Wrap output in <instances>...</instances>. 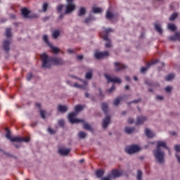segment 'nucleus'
Returning a JSON list of instances; mask_svg holds the SVG:
<instances>
[{"label": "nucleus", "instance_id": "38", "mask_svg": "<svg viewBox=\"0 0 180 180\" xmlns=\"http://www.w3.org/2000/svg\"><path fill=\"white\" fill-rule=\"evenodd\" d=\"M43 40H44V41H45V43H46V44H47L48 46H50V44H50V42L49 41V37H48L47 35H44V36H43Z\"/></svg>", "mask_w": 180, "mask_h": 180}, {"label": "nucleus", "instance_id": "6", "mask_svg": "<svg viewBox=\"0 0 180 180\" xmlns=\"http://www.w3.org/2000/svg\"><path fill=\"white\" fill-rule=\"evenodd\" d=\"M137 151H140V147L137 145H132L127 150L128 154H134Z\"/></svg>", "mask_w": 180, "mask_h": 180}, {"label": "nucleus", "instance_id": "22", "mask_svg": "<svg viewBox=\"0 0 180 180\" xmlns=\"http://www.w3.org/2000/svg\"><path fill=\"white\" fill-rule=\"evenodd\" d=\"M103 174H105V172L103 169L96 171V176L97 178H102V176H103Z\"/></svg>", "mask_w": 180, "mask_h": 180}, {"label": "nucleus", "instance_id": "31", "mask_svg": "<svg viewBox=\"0 0 180 180\" xmlns=\"http://www.w3.org/2000/svg\"><path fill=\"white\" fill-rule=\"evenodd\" d=\"M92 20H95V18L92 17V16H89L88 18H86L84 19V23H91V22H92Z\"/></svg>", "mask_w": 180, "mask_h": 180}, {"label": "nucleus", "instance_id": "19", "mask_svg": "<svg viewBox=\"0 0 180 180\" xmlns=\"http://www.w3.org/2000/svg\"><path fill=\"white\" fill-rule=\"evenodd\" d=\"M145 134L148 137L149 139H153V137L155 136V134L153 133L150 129H146L145 130Z\"/></svg>", "mask_w": 180, "mask_h": 180}, {"label": "nucleus", "instance_id": "64", "mask_svg": "<svg viewBox=\"0 0 180 180\" xmlns=\"http://www.w3.org/2000/svg\"><path fill=\"white\" fill-rule=\"evenodd\" d=\"M74 0H67L68 4H72Z\"/></svg>", "mask_w": 180, "mask_h": 180}, {"label": "nucleus", "instance_id": "45", "mask_svg": "<svg viewBox=\"0 0 180 180\" xmlns=\"http://www.w3.org/2000/svg\"><path fill=\"white\" fill-rule=\"evenodd\" d=\"M103 40H105V41H110V39H109V35H108V34H105L103 35Z\"/></svg>", "mask_w": 180, "mask_h": 180}, {"label": "nucleus", "instance_id": "52", "mask_svg": "<svg viewBox=\"0 0 180 180\" xmlns=\"http://www.w3.org/2000/svg\"><path fill=\"white\" fill-rule=\"evenodd\" d=\"M172 90V87H171V86H166V88H165L166 92H171Z\"/></svg>", "mask_w": 180, "mask_h": 180}, {"label": "nucleus", "instance_id": "16", "mask_svg": "<svg viewBox=\"0 0 180 180\" xmlns=\"http://www.w3.org/2000/svg\"><path fill=\"white\" fill-rule=\"evenodd\" d=\"M111 175L113 178H119V176H122V173L118 169H112Z\"/></svg>", "mask_w": 180, "mask_h": 180}, {"label": "nucleus", "instance_id": "63", "mask_svg": "<svg viewBox=\"0 0 180 180\" xmlns=\"http://www.w3.org/2000/svg\"><path fill=\"white\" fill-rule=\"evenodd\" d=\"M125 79L127 82H130V77L129 76L125 77Z\"/></svg>", "mask_w": 180, "mask_h": 180}, {"label": "nucleus", "instance_id": "43", "mask_svg": "<svg viewBox=\"0 0 180 180\" xmlns=\"http://www.w3.org/2000/svg\"><path fill=\"white\" fill-rule=\"evenodd\" d=\"M115 89H116V87L115 86V84H113L110 89L107 90V92L108 94H111V92H113V91H115Z\"/></svg>", "mask_w": 180, "mask_h": 180}, {"label": "nucleus", "instance_id": "23", "mask_svg": "<svg viewBox=\"0 0 180 180\" xmlns=\"http://www.w3.org/2000/svg\"><path fill=\"white\" fill-rule=\"evenodd\" d=\"M134 130H135L134 127H127L124 129V131L127 134H131V133H133V131H134Z\"/></svg>", "mask_w": 180, "mask_h": 180}, {"label": "nucleus", "instance_id": "18", "mask_svg": "<svg viewBox=\"0 0 180 180\" xmlns=\"http://www.w3.org/2000/svg\"><path fill=\"white\" fill-rule=\"evenodd\" d=\"M58 110L61 113H65L68 110V108L66 105H58Z\"/></svg>", "mask_w": 180, "mask_h": 180}, {"label": "nucleus", "instance_id": "55", "mask_svg": "<svg viewBox=\"0 0 180 180\" xmlns=\"http://www.w3.org/2000/svg\"><path fill=\"white\" fill-rule=\"evenodd\" d=\"M128 123L129 124H133V123H134V120H133L132 118H129L128 120Z\"/></svg>", "mask_w": 180, "mask_h": 180}, {"label": "nucleus", "instance_id": "20", "mask_svg": "<svg viewBox=\"0 0 180 180\" xmlns=\"http://www.w3.org/2000/svg\"><path fill=\"white\" fill-rule=\"evenodd\" d=\"M49 46L50 47V49H51L53 54H58V53H60V49L53 46V44H51L49 45Z\"/></svg>", "mask_w": 180, "mask_h": 180}, {"label": "nucleus", "instance_id": "56", "mask_svg": "<svg viewBox=\"0 0 180 180\" xmlns=\"http://www.w3.org/2000/svg\"><path fill=\"white\" fill-rule=\"evenodd\" d=\"M110 174H109L107 177H104L102 179V180H110Z\"/></svg>", "mask_w": 180, "mask_h": 180}, {"label": "nucleus", "instance_id": "49", "mask_svg": "<svg viewBox=\"0 0 180 180\" xmlns=\"http://www.w3.org/2000/svg\"><path fill=\"white\" fill-rule=\"evenodd\" d=\"M111 46H112V43L110 42V40L107 41V43L105 44L106 49H109V47H111Z\"/></svg>", "mask_w": 180, "mask_h": 180}, {"label": "nucleus", "instance_id": "60", "mask_svg": "<svg viewBox=\"0 0 180 180\" xmlns=\"http://www.w3.org/2000/svg\"><path fill=\"white\" fill-rule=\"evenodd\" d=\"M35 105L37 108H39V109L41 110V105L40 103H37Z\"/></svg>", "mask_w": 180, "mask_h": 180}, {"label": "nucleus", "instance_id": "41", "mask_svg": "<svg viewBox=\"0 0 180 180\" xmlns=\"http://www.w3.org/2000/svg\"><path fill=\"white\" fill-rule=\"evenodd\" d=\"M63 8H64V5H63V4L58 6L57 8H56L58 13H60V12H61V11H63Z\"/></svg>", "mask_w": 180, "mask_h": 180}, {"label": "nucleus", "instance_id": "29", "mask_svg": "<svg viewBox=\"0 0 180 180\" xmlns=\"http://www.w3.org/2000/svg\"><path fill=\"white\" fill-rule=\"evenodd\" d=\"M175 78V75L174 74H169L167 77H165V81H171Z\"/></svg>", "mask_w": 180, "mask_h": 180}, {"label": "nucleus", "instance_id": "33", "mask_svg": "<svg viewBox=\"0 0 180 180\" xmlns=\"http://www.w3.org/2000/svg\"><path fill=\"white\" fill-rule=\"evenodd\" d=\"M106 19H112L113 18V13H112L110 11H107L105 15Z\"/></svg>", "mask_w": 180, "mask_h": 180}, {"label": "nucleus", "instance_id": "1", "mask_svg": "<svg viewBox=\"0 0 180 180\" xmlns=\"http://www.w3.org/2000/svg\"><path fill=\"white\" fill-rule=\"evenodd\" d=\"M43 68H51V65H64L65 62L61 58L49 57L46 53L41 55Z\"/></svg>", "mask_w": 180, "mask_h": 180}, {"label": "nucleus", "instance_id": "51", "mask_svg": "<svg viewBox=\"0 0 180 180\" xmlns=\"http://www.w3.org/2000/svg\"><path fill=\"white\" fill-rule=\"evenodd\" d=\"M105 32L106 34H109V33H110V32H113V30H112V28H107L105 30Z\"/></svg>", "mask_w": 180, "mask_h": 180}, {"label": "nucleus", "instance_id": "48", "mask_svg": "<svg viewBox=\"0 0 180 180\" xmlns=\"http://www.w3.org/2000/svg\"><path fill=\"white\" fill-rule=\"evenodd\" d=\"M48 131L50 134H54L56 133V131H54V129H51V127L48 128Z\"/></svg>", "mask_w": 180, "mask_h": 180}, {"label": "nucleus", "instance_id": "12", "mask_svg": "<svg viewBox=\"0 0 180 180\" xmlns=\"http://www.w3.org/2000/svg\"><path fill=\"white\" fill-rule=\"evenodd\" d=\"M146 120H147V118L146 117H138L137 120L135 122V124L136 126H139L140 124H143V123H144V122H146Z\"/></svg>", "mask_w": 180, "mask_h": 180}, {"label": "nucleus", "instance_id": "10", "mask_svg": "<svg viewBox=\"0 0 180 180\" xmlns=\"http://www.w3.org/2000/svg\"><path fill=\"white\" fill-rule=\"evenodd\" d=\"M115 70L116 72H118V71H121V70H124L125 68H127V67H126V65L120 63H115Z\"/></svg>", "mask_w": 180, "mask_h": 180}, {"label": "nucleus", "instance_id": "59", "mask_svg": "<svg viewBox=\"0 0 180 180\" xmlns=\"http://www.w3.org/2000/svg\"><path fill=\"white\" fill-rule=\"evenodd\" d=\"M77 60H82L84 58V56L82 55H79L77 56Z\"/></svg>", "mask_w": 180, "mask_h": 180}, {"label": "nucleus", "instance_id": "47", "mask_svg": "<svg viewBox=\"0 0 180 180\" xmlns=\"http://www.w3.org/2000/svg\"><path fill=\"white\" fill-rule=\"evenodd\" d=\"M174 150L176 153H180V145L174 146Z\"/></svg>", "mask_w": 180, "mask_h": 180}, {"label": "nucleus", "instance_id": "40", "mask_svg": "<svg viewBox=\"0 0 180 180\" xmlns=\"http://www.w3.org/2000/svg\"><path fill=\"white\" fill-rule=\"evenodd\" d=\"M142 176H143V173L140 170H138V173L136 176L137 180H142L141 179Z\"/></svg>", "mask_w": 180, "mask_h": 180}, {"label": "nucleus", "instance_id": "50", "mask_svg": "<svg viewBox=\"0 0 180 180\" xmlns=\"http://www.w3.org/2000/svg\"><path fill=\"white\" fill-rule=\"evenodd\" d=\"M64 124H65V122H64L63 120H60L58 121V124H59V126H60L61 127H63V126H64Z\"/></svg>", "mask_w": 180, "mask_h": 180}, {"label": "nucleus", "instance_id": "61", "mask_svg": "<svg viewBox=\"0 0 180 180\" xmlns=\"http://www.w3.org/2000/svg\"><path fill=\"white\" fill-rule=\"evenodd\" d=\"M176 160L178 161V163L180 164V157H179V155L176 154Z\"/></svg>", "mask_w": 180, "mask_h": 180}, {"label": "nucleus", "instance_id": "26", "mask_svg": "<svg viewBox=\"0 0 180 180\" xmlns=\"http://www.w3.org/2000/svg\"><path fill=\"white\" fill-rule=\"evenodd\" d=\"M84 108H85V105H75V112H81L82 110H84Z\"/></svg>", "mask_w": 180, "mask_h": 180}, {"label": "nucleus", "instance_id": "37", "mask_svg": "<svg viewBox=\"0 0 180 180\" xmlns=\"http://www.w3.org/2000/svg\"><path fill=\"white\" fill-rule=\"evenodd\" d=\"M176 18H178V13H174L169 18V20L172 21L174 19H176Z\"/></svg>", "mask_w": 180, "mask_h": 180}, {"label": "nucleus", "instance_id": "2", "mask_svg": "<svg viewBox=\"0 0 180 180\" xmlns=\"http://www.w3.org/2000/svg\"><path fill=\"white\" fill-rule=\"evenodd\" d=\"M161 147L166 148L169 153V148L167 146V143L162 141L157 142V148L156 150H153V155L159 164H162V162H164L165 153L164 151L161 150Z\"/></svg>", "mask_w": 180, "mask_h": 180}, {"label": "nucleus", "instance_id": "5", "mask_svg": "<svg viewBox=\"0 0 180 180\" xmlns=\"http://www.w3.org/2000/svg\"><path fill=\"white\" fill-rule=\"evenodd\" d=\"M94 57L96 60H101V58H105L106 57H109V52L104 51V52H99L96 51L94 53Z\"/></svg>", "mask_w": 180, "mask_h": 180}, {"label": "nucleus", "instance_id": "24", "mask_svg": "<svg viewBox=\"0 0 180 180\" xmlns=\"http://www.w3.org/2000/svg\"><path fill=\"white\" fill-rule=\"evenodd\" d=\"M86 13V9L84 7H81L79 10L78 16H84Z\"/></svg>", "mask_w": 180, "mask_h": 180}, {"label": "nucleus", "instance_id": "3", "mask_svg": "<svg viewBox=\"0 0 180 180\" xmlns=\"http://www.w3.org/2000/svg\"><path fill=\"white\" fill-rule=\"evenodd\" d=\"M77 115L78 114L75 112L69 113L68 115L69 122L72 124H74V123H83L84 124L83 128L85 129V130H88L89 131H92V127H91L89 124L85 122V120L75 118V116H77Z\"/></svg>", "mask_w": 180, "mask_h": 180}, {"label": "nucleus", "instance_id": "17", "mask_svg": "<svg viewBox=\"0 0 180 180\" xmlns=\"http://www.w3.org/2000/svg\"><path fill=\"white\" fill-rule=\"evenodd\" d=\"M21 13H22L23 18H30L29 16V13H30V11L29 10H27V8H22Z\"/></svg>", "mask_w": 180, "mask_h": 180}, {"label": "nucleus", "instance_id": "14", "mask_svg": "<svg viewBox=\"0 0 180 180\" xmlns=\"http://www.w3.org/2000/svg\"><path fill=\"white\" fill-rule=\"evenodd\" d=\"M9 46H11V41L5 40L3 43V48L6 52L9 51V50H10Z\"/></svg>", "mask_w": 180, "mask_h": 180}, {"label": "nucleus", "instance_id": "54", "mask_svg": "<svg viewBox=\"0 0 180 180\" xmlns=\"http://www.w3.org/2000/svg\"><path fill=\"white\" fill-rule=\"evenodd\" d=\"M68 53H69V54H74V53H75V50H74V49H68Z\"/></svg>", "mask_w": 180, "mask_h": 180}, {"label": "nucleus", "instance_id": "7", "mask_svg": "<svg viewBox=\"0 0 180 180\" xmlns=\"http://www.w3.org/2000/svg\"><path fill=\"white\" fill-rule=\"evenodd\" d=\"M158 60H152L151 62H149L146 64V67H142L141 68V72L144 73L146 72V71H147L148 70V68H150V67H151V65H154V64H157V63H158Z\"/></svg>", "mask_w": 180, "mask_h": 180}, {"label": "nucleus", "instance_id": "42", "mask_svg": "<svg viewBox=\"0 0 180 180\" xmlns=\"http://www.w3.org/2000/svg\"><path fill=\"white\" fill-rule=\"evenodd\" d=\"M47 8H49V4H47V3H44L42 6L43 12H46Z\"/></svg>", "mask_w": 180, "mask_h": 180}, {"label": "nucleus", "instance_id": "36", "mask_svg": "<svg viewBox=\"0 0 180 180\" xmlns=\"http://www.w3.org/2000/svg\"><path fill=\"white\" fill-rule=\"evenodd\" d=\"M79 139H85L86 137V134L84 131H79L78 134Z\"/></svg>", "mask_w": 180, "mask_h": 180}, {"label": "nucleus", "instance_id": "44", "mask_svg": "<svg viewBox=\"0 0 180 180\" xmlns=\"http://www.w3.org/2000/svg\"><path fill=\"white\" fill-rule=\"evenodd\" d=\"M146 85H149V86H160V84H154L151 82H146Z\"/></svg>", "mask_w": 180, "mask_h": 180}, {"label": "nucleus", "instance_id": "32", "mask_svg": "<svg viewBox=\"0 0 180 180\" xmlns=\"http://www.w3.org/2000/svg\"><path fill=\"white\" fill-rule=\"evenodd\" d=\"M92 12H94V13H101V12H102V8L99 7H94L92 8Z\"/></svg>", "mask_w": 180, "mask_h": 180}, {"label": "nucleus", "instance_id": "21", "mask_svg": "<svg viewBox=\"0 0 180 180\" xmlns=\"http://www.w3.org/2000/svg\"><path fill=\"white\" fill-rule=\"evenodd\" d=\"M123 101V96L117 97L114 100V105L115 106H118L119 103H120V101Z\"/></svg>", "mask_w": 180, "mask_h": 180}, {"label": "nucleus", "instance_id": "15", "mask_svg": "<svg viewBox=\"0 0 180 180\" xmlns=\"http://www.w3.org/2000/svg\"><path fill=\"white\" fill-rule=\"evenodd\" d=\"M169 40H170L171 41H175V40H179V41H180L179 32H176L174 35L169 37Z\"/></svg>", "mask_w": 180, "mask_h": 180}, {"label": "nucleus", "instance_id": "62", "mask_svg": "<svg viewBox=\"0 0 180 180\" xmlns=\"http://www.w3.org/2000/svg\"><path fill=\"white\" fill-rule=\"evenodd\" d=\"M50 19V17H44V18H42V20L44 22H46V20H49Z\"/></svg>", "mask_w": 180, "mask_h": 180}, {"label": "nucleus", "instance_id": "57", "mask_svg": "<svg viewBox=\"0 0 180 180\" xmlns=\"http://www.w3.org/2000/svg\"><path fill=\"white\" fill-rule=\"evenodd\" d=\"M156 99H158V101H162V99H164V98L161 96H157Z\"/></svg>", "mask_w": 180, "mask_h": 180}, {"label": "nucleus", "instance_id": "34", "mask_svg": "<svg viewBox=\"0 0 180 180\" xmlns=\"http://www.w3.org/2000/svg\"><path fill=\"white\" fill-rule=\"evenodd\" d=\"M6 36L7 37H12V32H11V28L6 29Z\"/></svg>", "mask_w": 180, "mask_h": 180}, {"label": "nucleus", "instance_id": "39", "mask_svg": "<svg viewBox=\"0 0 180 180\" xmlns=\"http://www.w3.org/2000/svg\"><path fill=\"white\" fill-rule=\"evenodd\" d=\"M39 113L42 119H46V111L43 110H39Z\"/></svg>", "mask_w": 180, "mask_h": 180}, {"label": "nucleus", "instance_id": "13", "mask_svg": "<svg viewBox=\"0 0 180 180\" xmlns=\"http://www.w3.org/2000/svg\"><path fill=\"white\" fill-rule=\"evenodd\" d=\"M110 123V117L108 115L103 120V128L106 129V127H108Z\"/></svg>", "mask_w": 180, "mask_h": 180}, {"label": "nucleus", "instance_id": "58", "mask_svg": "<svg viewBox=\"0 0 180 180\" xmlns=\"http://www.w3.org/2000/svg\"><path fill=\"white\" fill-rule=\"evenodd\" d=\"M73 86H75V88H81V85L78 84V83H75Z\"/></svg>", "mask_w": 180, "mask_h": 180}, {"label": "nucleus", "instance_id": "4", "mask_svg": "<svg viewBox=\"0 0 180 180\" xmlns=\"http://www.w3.org/2000/svg\"><path fill=\"white\" fill-rule=\"evenodd\" d=\"M7 134L6 135V139H8V140H11L12 141V143H22V142H25V143H29L30 141V139L29 138H22V137H19V136H14L12 137V136H11V131H9V129H8V128L6 129Z\"/></svg>", "mask_w": 180, "mask_h": 180}, {"label": "nucleus", "instance_id": "35", "mask_svg": "<svg viewBox=\"0 0 180 180\" xmlns=\"http://www.w3.org/2000/svg\"><path fill=\"white\" fill-rule=\"evenodd\" d=\"M52 35L53 39H58V36H60V31L58 30L54 31Z\"/></svg>", "mask_w": 180, "mask_h": 180}, {"label": "nucleus", "instance_id": "8", "mask_svg": "<svg viewBox=\"0 0 180 180\" xmlns=\"http://www.w3.org/2000/svg\"><path fill=\"white\" fill-rule=\"evenodd\" d=\"M105 78H106V79H108V82H115L116 84H120V82H122V81H120V79L117 78V77H111L110 75L105 74L104 75Z\"/></svg>", "mask_w": 180, "mask_h": 180}, {"label": "nucleus", "instance_id": "30", "mask_svg": "<svg viewBox=\"0 0 180 180\" xmlns=\"http://www.w3.org/2000/svg\"><path fill=\"white\" fill-rule=\"evenodd\" d=\"M85 78H86V79H92V70H90L89 72H86Z\"/></svg>", "mask_w": 180, "mask_h": 180}, {"label": "nucleus", "instance_id": "53", "mask_svg": "<svg viewBox=\"0 0 180 180\" xmlns=\"http://www.w3.org/2000/svg\"><path fill=\"white\" fill-rule=\"evenodd\" d=\"M141 99L139 98L138 100H134L133 101H131V103H129V105H130V103H139V102H141Z\"/></svg>", "mask_w": 180, "mask_h": 180}, {"label": "nucleus", "instance_id": "28", "mask_svg": "<svg viewBox=\"0 0 180 180\" xmlns=\"http://www.w3.org/2000/svg\"><path fill=\"white\" fill-rule=\"evenodd\" d=\"M167 27L169 30H171V32H175V30H176V26H175V25L174 24H171V23L168 24Z\"/></svg>", "mask_w": 180, "mask_h": 180}, {"label": "nucleus", "instance_id": "46", "mask_svg": "<svg viewBox=\"0 0 180 180\" xmlns=\"http://www.w3.org/2000/svg\"><path fill=\"white\" fill-rule=\"evenodd\" d=\"M33 78V74L29 73L27 75V81H30Z\"/></svg>", "mask_w": 180, "mask_h": 180}, {"label": "nucleus", "instance_id": "9", "mask_svg": "<svg viewBox=\"0 0 180 180\" xmlns=\"http://www.w3.org/2000/svg\"><path fill=\"white\" fill-rule=\"evenodd\" d=\"M75 10V5L73 4H68L66 5V10L65 11V15H67L68 13H71V12H72V11Z\"/></svg>", "mask_w": 180, "mask_h": 180}, {"label": "nucleus", "instance_id": "25", "mask_svg": "<svg viewBox=\"0 0 180 180\" xmlns=\"http://www.w3.org/2000/svg\"><path fill=\"white\" fill-rule=\"evenodd\" d=\"M101 109L104 113H108V104L106 103H103L101 104Z\"/></svg>", "mask_w": 180, "mask_h": 180}, {"label": "nucleus", "instance_id": "11", "mask_svg": "<svg viewBox=\"0 0 180 180\" xmlns=\"http://www.w3.org/2000/svg\"><path fill=\"white\" fill-rule=\"evenodd\" d=\"M71 153V149L60 148L58 150V154L60 155H68Z\"/></svg>", "mask_w": 180, "mask_h": 180}, {"label": "nucleus", "instance_id": "27", "mask_svg": "<svg viewBox=\"0 0 180 180\" xmlns=\"http://www.w3.org/2000/svg\"><path fill=\"white\" fill-rule=\"evenodd\" d=\"M155 29L156 30V32H158V33H160V34H162V29H161V27L160 26V25L155 23Z\"/></svg>", "mask_w": 180, "mask_h": 180}]
</instances>
